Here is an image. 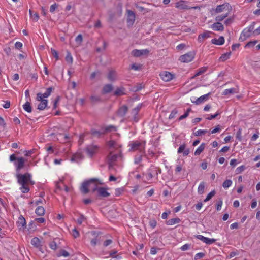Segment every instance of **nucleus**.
<instances>
[{
	"mask_svg": "<svg viewBox=\"0 0 260 260\" xmlns=\"http://www.w3.org/2000/svg\"><path fill=\"white\" fill-rule=\"evenodd\" d=\"M16 177L17 182L20 185V190L22 193H28L30 191L29 185L35 184V182L32 179V175L29 173L24 174H17Z\"/></svg>",
	"mask_w": 260,
	"mask_h": 260,
	"instance_id": "obj_1",
	"label": "nucleus"
},
{
	"mask_svg": "<svg viewBox=\"0 0 260 260\" xmlns=\"http://www.w3.org/2000/svg\"><path fill=\"white\" fill-rule=\"evenodd\" d=\"M232 8L231 5L228 3H224L222 5H219L213 10L215 14H219L222 12L224 13L222 14L218 15L216 16L215 20L216 21H222L227 18L231 11Z\"/></svg>",
	"mask_w": 260,
	"mask_h": 260,
	"instance_id": "obj_2",
	"label": "nucleus"
},
{
	"mask_svg": "<svg viewBox=\"0 0 260 260\" xmlns=\"http://www.w3.org/2000/svg\"><path fill=\"white\" fill-rule=\"evenodd\" d=\"M102 183L100 180L92 178L83 182L80 188V190L84 194L87 193L90 190L95 191L98 189V185Z\"/></svg>",
	"mask_w": 260,
	"mask_h": 260,
	"instance_id": "obj_3",
	"label": "nucleus"
},
{
	"mask_svg": "<svg viewBox=\"0 0 260 260\" xmlns=\"http://www.w3.org/2000/svg\"><path fill=\"white\" fill-rule=\"evenodd\" d=\"M9 161L13 162L16 171L19 172L25 167L26 159L23 157H17L16 154H12L9 157Z\"/></svg>",
	"mask_w": 260,
	"mask_h": 260,
	"instance_id": "obj_4",
	"label": "nucleus"
},
{
	"mask_svg": "<svg viewBox=\"0 0 260 260\" xmlns=\"http://www.w3.org/2000/svg\"><path fill=\"white\" fill-rule=\"evenodd\" d=\"M129 151H136L144 153L145 149V142L135 141L129 144Z\"/></svg>",
	"mask_w": 260,
	"mask_h": 260,
	"instance_id": "obj_5",
	"label": "nucleus"
},
{
	"mask_svg": "<svg viewBox=\"0 0 260 260\" xmlns=\"http://www.w3.org/2000/svg\"><path fill=\"white\" fill-rule=\"evenodd\" d=\"M254 24L253 23L244 29L240 35L239 39L243 41L251 36H254Z\"/></svg>",
	"mask_w": 260,
	"mask_h": 260,
	"instance_id": "obj_6",
	"label": "nucleus"
},
{
	"mask_svg": "<svg viewBox=\"0 0 260 260\" xmlns=\"http://www.w3.org/2000/svg\"><path fill=\"white\" fill-rule=\"evenodd\" d=\"M196 53L194 51L189 52L180 56L179 60L183 63H188L192 61L194 58Z\"/></svg>",
	"mask_w": 260,
	"mask_h": 260,
	"instance_id": "obj_7",
	"label": "nucleus"
},
{
	"mask_svg": "<svg viewBox=\"0 0 260 260\" xmlns=\"http://www.w3.org/2000/svg\"><path fill=\"white\" fill-rule=\"evenodd\" d=\"M99 150V147L96 145H89L85 148V151L87 155L90 157H92L95 154L98 153Z\"/></svg>",
	"mask_w": 260,
	"mask_h": 260,
	"instance_id": "obj_8",
	"label": "nucleus"
},
{
	"mask_svg": "<svg viewBox=\"0 0 260 260\" xmlns=\"http://www.w3.org/2000/svg\"><path fill=\"white\" fill-rule=\"evenodd\" d=\"M159 76L161 79L165 81L169 82L175 78V75L168 71H162L160 73Z\"/></svg>",
	"mask_w": 260,
	"mask_h": 260,
	"instance_id": "obj_9",
	"label": "nucleus"
},
{
	"mask_svg": "<svg viewBox=\"0 0 260 260\" xmlns=\"http://www.w3.org/2000/svg\"><path fill=\"white\" fill-rule=\"evenodd\" d=\"M121 157V155L120 153L119 155H117L112 153L110 152L107 156V161L110 167H113L115 165V162L116 161L118 157Z\"/></svg>",
	"mask_w": 260,
	"mask_h": 260,
	"instance_id": "obj_10",
	"label": "nucleus"
},
{
	"mask_svg": "<svg viewBox=\"0 0 260 260\" xmlns=\"http://www.w3.org/2000/svg\"><path fill=\"white\" fill-rule=\"evenodd\" d=\"M53 90L52 87H49L46 89V91L44 93H38L37 94L36 100H41L42 99H44L49 96Z\"/></svg>",
	"mask_w": 260,
	"mask_h": 260,
	"instance_id": "obj_11",
	"label": "nucleus"
},
{
	"mask_svg": "<svg viewBox=\"0 0 260 260\" xmlns=\"http://www.w3.org/2000/svg\"><path fill=\"white\" fill-rule=\"evenodd\" d=\"M127 22L128 25H132L135 20V13L129 10H127Z\"/></svg>",
	"mask_w": 260,
	"mask_h": 260,
	"instance_id": "obj_12",
	"label": "nucleus"
},
{
	"mask_svg": "<svg viewBox=\"0 0 260 260\" xmlns=\"http://www.w3.org/2000/svg\"><path fill=\"white\" fill-rule=\"evenodd\" d=\"M197 238L203 242L204 243L207 244H211L213 243H214L216 240L213 238H209L207 237H205L203 235H198L197 236Z\"/></svg>",
	"mask_w": 260,
	"mask_h": 260,
	"instance_id": "obj_13",
	"label": "nucleus"
},
{
	"mask_svg": "<svg viewBox=\"0 0 260 260\" xmlns=\"http://www.w3.org/2000/svg\"><path fill=\"white\" fill-rule=\"evenodd\" d=\"M216 21L211 25V28L214 31H222L224 30V25L220 22Z\"/></svg>",
	"mask_w": 260,
	"mask_h": 260,
	"instance_id": "obj_14",
	"label": "nucleus"
},
{
	"mask_svg": "<svg viewBox=\"0 0 260 260\" xmlns=\"http://www.w3.org/2000/svg\"><path fill=\"white\" fill-rule=\"evenodd\" d=\"M16 224L19 230H22L26 228V222L25 219L22 215H20L19 217Z\"/></svg>",
	"mask_w": 260,
	"mask_h": 260,
	"instance_id": "obj_15",
	"label": "nucleus"
},
{
	"mask_svg": "<svg viewBox=\"0 0 260 260\" xmlns=\"http://www.w3.org/2000/svg\"><path fill=\"white\" fill-rule=\"evenodd\" d=\"M210 95V93H208L197 98L195 101H191V102L196 105H199L207 101Z\"/></svg>",
	"mask_w": 260,
	"mask_h": 260,
	"instance_id": "obj_16",
	"label": "nucleus"
},
{
	"mask_svg": "<svg viewBox=\"0 0 260 260\" xmlns=\"http://www.w3.org/2000/svg\"><path fill=\"white\" fill-rule=\"evenodd\" d=\"M187 2L181 0L175 3V7L180 10L189 9V7L186 5Z\"/></svg>",
	"mask_w": 260,
	"mask_h": 260,
	"instance_id": "obj_17",
	"label": "nucleus"
},
{
	"mask_svg": "<svg viewBox=\"0 0 260 260\" xmlns=\"http://www.w3.org/2000/svg\"><path fill=\"white\" fill-rule=\"evenodd\" d=\"M142 107L141 104H139L136 107L134 108L132 111V114L134 117V119L135 121H138V118L137 117V115L138 114V113L139 112L140 110L141 109Z\"/></svg>",
	"mask_w": 260,
	"mask_h": 260,
	"instance_id": "obj_18",
	"label": "nucleus"
},
{
	"mask_svg": "<svg viewBox=\"0 0 260 260\" xmlns=\"http://www.w3.org/2000/svg\"><path fill=\"white\" fill-rule=\"evenodd\" d=\"M211 34V32L209 31H206L203 34L199 35L198 38V41L199 43L203 42L206 39L210 37Z\"/></svg>",
	"mask_w": 260,
	"mask_h": 260,
	"instance_id": "obj_19",
	"label": "nucleus"
},
{
	"mask_svg": "<svg viewBox=\"0 0 260 260\" xmlns=\"http://www.w3.org/2000/svg\"><path fill=\"white\" fill-rule=\"evenodd\" d=\"M177 152L178 153H183V156H187L189 154L190 151L189 149L186 148L185 144H182L179 146Z\"/></svg>",
	"mask_w": 260,
	"mask_h": 260,
	"instance_id": "obj_20",
	"label": "nucleus"
},
{
	"mask_svg": "<svg viewBox=\"0 0 260 260\" xmlns=\"http://www.w3.org/2000/svg\"><path fill=\"white\" fill-rule=\"evenodd\" d=\"M239 89L238 87H237L236 88H231L225 89L222 92V95H228L230 94L238 93H239Z\"/></svg>",
	"mask_w": 260,
	"mask_h": 260,
	"instance_id": "obj_21",
	"label": "nucleus"
},
{
	"mask_svg": "<svg viewBox=\"0 0 260 260\" xmlns=\"http://www.w3.org/2000/svg\"><path fill=\"white\" fill-rule=\"evenodd\" d=\"M83 158V155L81 152H77L73 155L71 157V161L73 162H78Z\"/></svg>",
	"mask_w": 260,
	"mask_h": 260,
	"instance_id": "obj_22",
	"label": "nucleus"
},
{
	"mask_svg": "<svg viewBox=\"0 0 260 260\" xmlns=\"http://www.w3.org/2000/svg\"><path fill=\"white\" fill-rule=\"evenodd\" d=\"M100 196L102 197H107L110 196V193L107 191V188L104 187L98 188L96 190Z\"/></svg>",
	"mask_w": 260,
	"mask_h": 260,
	"instance_id": "obj_23",
	"label": "nucleus"
},
{
	"mask_svg": "<svg viewBox=\"0 0 260 260\" xmlns=\"http://www.w3.org/2000/svg\"><path fill=\"white\" fill-rule=\"evenodd\" d=\"M149 52L147 50H137L135 49L132 51V54L134 56L139 57L143 54H147Z\"/></svg>",
	"mask_w": 260,
	"mask_h": 260,
	"instance_id": "obj_24",
	"label": "nucleus"
},
{
	"mask_svg": "<svg viewBox=\"0 0 260 260\" xmlns=\"http://www.w3.org/2000/svg\"><path fill=\"white\" fill-rule=\"evenodd\" d=\"M128 108L126 106H122L120 107L117 112V114L119 116L123 117L127 112Z\"/></svg>",
	"mask_w": 260,
	"mask_h": 260,
	"instance_id": "obj_25",
	"label": "nucleus"
},
{
	"mask_svg": "<svg viewBox=\"0 0 260 260\" xmlns=\"http://www.w3.org/2000/svg\"><path fill=\"white\" fill-rule=\"evenodd\" d=\"M224 38L222 36L220 37L218 39L214 38L211 40V43L217 45H222L224 43Z\"/></svg>",
	"mask_w": 260,
	"mask_h": 260,
	"instance_id": "obj_26",
	"label": "nucleus"
},
{
	"mask_svg": "<svg viewBox=\"0 0 260 260\" xmlns=\"http://www.w3.org/2000/svg\"><path fill=\"white\" fill-rule=\"evenodd\" d=\"M37 101L40 102L38 106V109L40 110H43L45 109L47 106L48 101L43 99H42L41 100H39Z\"/></svg>",
	"mask_w": 260,
	"mask_h": 260,
	"instance_id": "obj_27",
	"label": "nucleus"
},
{
	"mask_svg": "<svg viewBox=\"0 0 260 260\" xmlns=\"http://www.w3.org/2000/svg\"><path fill=\"white\" fill-rule=\"evenodd\" d=\"M125 89L123 87L117 88L114 92V95L116 96H121L125 94Z\"/></svg>",
	"mask_w": 260,
	"mask_h": 260,
	"instance_id": "obj_28",
	"label": "nucleus"
},
{
	"mask_svg": "<svg viewBox=\"0 0 260 260\" xmlns=\"http://www.w3.org/2000/svg\"><path fill=\"white\" fill-rule=\"evenodd\" d=\"M31 244L34 247L39 248L41 247V241L40 239L37 237L33 238L31 240Z\"/></svg>",
	"mask_w": 260,
	"mask_h": 260,
	"instance_id": "obj_29",
	"label": "nucleus"
},
{
	"mask_svg": "<svg viewBox=\"0 0 260 260\" xmlns=\"http://www.w3.org/2000/svg\"><path fill=\"white\" fill-rule=\"evenodd\" d=\"M181 220L180 218L177 217L172 219H170L166 221V223L169 225H172L180 223Z\"/></svg>",
	"mask_w": 260,
	"mask_h": 260,
	"instance_id": "obj_30",
	"label": "nucleus"
},
{
	"mask_svg": "<svg viewBox=\"0 0 260 260\" xmlns=\"http://www.w3.org/2000/svg\"><path fill=\"white\" fill-rule=\"evenodd\" d=\"M107 145L109 148H113L114 149H118L121 147V145L118 144L114 140H110L107 143Z\"/></svg>",
	"mask_w": 260,
	"mask_h": 260,
	"instance_id": "obj_31",
	"label": "nucleus"
},
{
	"mask_svg": "<svg viewBox=\"0 0 260 260\" xmlns=\"http://www.w3.org/2000/svg\"><path fill=\"white\" fill-rule=\"evenodd\" d=\"M206 144L204 143H202L196 149L194 152L195 155H199L205 149Z\"/></svg>",
	"mask_w": 260,
	"mask_h": 260,
	"instance_id": "obj_32",
	"label": "nucleus"
},
{
	"mask_svg": "<svg viewBox=\"0 0 260 260\" xmlns=\"http://www.w3.org/2000/svg\"><path fill=\"white\" fill-rule=\"evenodd\" d=\"M113 89V86L111 84H106L103 88L102 92L104 94L110 92Z\"/></svg>",
	"mask_w": 260,
	"mask_h": 260,
	"instance_id": "obj_33",
	"label": "nucleus"
},
{
	"mask_svg": "<svg viewBox=\"0 0 260 260\" xmlns=\"http://www.w3.org/2000/svg\"><path fill=\"white\" fill-rule=\"evenodd\" d=\"M23 109L28 113H31L32 112V107L30 102L27 101L23 105Z\"/></svg>",
	"mask_w": 260,
	"mask_h": 260,
	"instance_id": "obj_34",
	"label": "nucleus"
},
{
	"mask_svg": "<svg viewBox=\"0 0 260 260\" xmlns=\"http://www.w3.org/2000/svg\"><path fill=\"white\" fill-rule=\"evenodd\" d=\"M205 183L203 181L201 182L200 184L199 185L198 188V193L199 194H202L205 190Z\"/></svg>",
	"mask_w": 260,
	"mask_h": 260,
	"instance_id": "obj_35",
	"label": "nucleus"
},
{
	"mask_svg": "<svg viewBox=\"0 0 260 260\" xmlns=\"http://www.w3.org/2000/svg\"><path fill=\"white\" fill-rule=\"evenodd\" d=\"M116 76V72L113 70H111L108 74L107 78L110 81H113L115 79Z\"/></svg>",
	"mask_w": 260,
	"mask_h": 260,
	"instance_id": "obj_36",
	"label": "nucleus"
},
{
	"mask_svg": "<svg viewBox=\"0 0 260 260\" xmlns=\"http://www.w3.org/2000/svg\"><path fill=\"white\" fill-rule=\"evenodd\" d=\"M35 213L38 216H43L45 213V209L42 206H38L35 210Z\"/></svg>",
	"mask_w": 260,
	"mask_h": 260,
	"instance_id": "obj_37",
	"label": "nucleus"
},
{
	"mask_svg": "<svg viewBox=\"0 0 260 260\" xmlns=\"http://www.w3.org/2000/svg\"><path fill=\"white\" fill-rule=\"evenodd\" d=\"M207 68L206 67H203L200 68L197 70V72L194 75L193 78L202 75V74L204 73L207 71Z\"/></svg>",
	"mask_w": 260,
	"mask_h": 260,
	"instance_id": "obj_38",
	"label": "nucleus"
},
{
	"mask_svg": "<svg viewBox=\"0 0 260 260\" xmlns=\"http://www.w3.org/2000/svg\"><path fill=\"white\" fill-rule=\"evenodd\" d=\"M231 55V53L227 52L222 54L219 58V60L220 61H225V60L229 59Z\"/></svg>",
	"mask_w": 260,
	"mask_h": 260,
	"instance_id": "obj_39",
	"label": "nucleus"
},
{
	"mask_svg": "<svg viewBox=\"0 0 260 260\" xmlns=\"http://www.w3.org/2000/svg\"><path fill=\"white\" fill-rule=\"evenodd\" d=\"M232 184V181L230 179L226 180L222 184V186L224 189L230 187Z\"/></svg>",
	"mask_w": 260,
	"mask_h": 260,
	"instance_id": "obj_40",
	"label": "nucleus"
},
{
	"mask_svg": "<svg viewBox=\"0 0 260 260\" xmlns=\"http://www.w3.org/2000/svg\"><path fill=\"white\" fill-rule=\"evenodd\" d=\"M191 111V108H188V109H187L186 111L185 112V113H184L183 115H182L180 116L179 117L178 120H179V121H180V120H183V119H184V118H185L187 117L188 116V115H189V112H190Z\"/></svg>",
	"mask_w": 260,
	"mask_h": 260,
	"instance_id": "obj_41",
	"label": "nucleus"
},
{
	"mask_svg": "<svg viewBox=\"0 0 260 260\" xmlns=\"http://www.w3.org/2000/svg\"><path fill=\"white\" fill-rule=\"evenodd\" d=\"M215 191L214 190L211 191L210 193L208 194L205 199L204 200V202H206L209 201L215 195Z\"/></svg>",
	"mask_w": 260,
	"mask_h": 260,
	"instance_id": "obj_42",
	"label": "nucleus"
},
{
	"mask_svg": "<svg viewBox=\"0 0 260 260\" xmlns=\"http://www.w3.org/2000/svg\"><path fill=\"white\" fill-rule=\"evenodd\" d=\"M30 15L32 19L36 22H37L39 18V16L38 13H33L32 11L29 10Z\"/></svg>",
	"mask_w": 260,
	"mask_h": 260,
	"instance_id": "obj_43",
	"label": "nucleus"
},
{
	"mask_svg": "<svg viewBox=\"0 0 260 260\" xmlns=\"http://www.w3.org/2000/svg\"><path fill=\"white\" fill-rule=\"evenodd\" d=\"M207 133H208V130H206V129H204V130L199 129V130L197 131L194 133V135L196 136H202L203 135H204V134H206Z\"/></svg>",
	"mask_w": 260,
	"mask_h": 260,
	"instance_id": "obj_44",
	"label": "nucleus"
},
{
	"mask_svg": "<svg viewBox=\"0 0 260 260\" xmlns=\"http://www.w3.org/2000/svg\"><path fill=\"white\" fill-rule=\"evenodd\" d=\"M205 256V254L204 252H199L195 254L194 259V260H198L199 259L203 258Z\"/></svg>",
	"mask_w": 260,
	"mask_h": 260,
	"instance_id": "obj_45",
	"label": "nucleus"
},
{
	"mask_svg": "<svg viewBox=\"0 0 260 260\" xmlns=\"http://www.w3.org/2000/svg\"><path fill=\"white\" fill-rule=\"evenodd\" d=\"M123 191H124L123 188H116L115 190V192H114L115 196L116 197H118V196H120L123 193Z\"/></svg>",
	"mask_w": 260,
	"mask_h": 260,
	"instance_id": "obj_46",
	"label": "nucleus"
},
{
	"mask_svg": "<svg viewBox=\"0 0 260 260\" xmlns=\"http://www.w3.org/2000/svg\"><path fill=\"white\" fill-rule=\"evenodd\" d=\"M257 43V41H250L248 42L245 46V48H250L253 47Z\"/></svg>",
	"mask_w": 260,
	"mask_h": 260,
	"instance_id": "obj_47",
	"label": "nucleus"
},
{
	"mask_svg": "<svg viewBox=\"0 0 260 260\" xmlns=\"http://www.w3.org/2000/svg\"><path fill=\"white\" fill-rule=\"evenodd\" d=\"M58 257H60V256H63V257H68L69 256V253L68 251L64 250H61L60 253L58 254Z\"/></svg>",
	"mask_w": 260,
	"mask_h": 260,
	"instance_id": "obj_48",
	"label": "nucleus"
},
{
	"mask_svg": "<svg viewBox=\"0 0 260 260\" xmlns=\"http://www.w3.org/2000/svg\"><path fill=\"white\" fill-rule=\"evenodd\" d=\"M59 136H62V138L61 139V140L63 143H66L68 142L70 139L69 136L68 134H64L63 135H62L61 134H59Z\"/></svg>",
	"mask_w": 260,
	"mask_h": 260,
	"instance_id": "obj_49",
	"label": "nucleus"
},
{
	"mask_svg": "<svg viewBox=\"0 0 260 260\" xmlns=\"http://www.w3.org/2000/svg\"><path fill=\"white\" fill-rule=\"evenodd\" d=\"M86 220V218L83 215H81L78 218L77 222L79 224L81 225L84 221Z\"/></svg>",
	"mask_w": 260,
	"mask_h": 260,
	"instance_id": "obj_50",
	"label": "nucleus"
},
{
	"mask_svg": "<svg viewBox=\"0 0 260 260\" xmlns=\"http://www.w3.org/2000/svg\"><path fill=\"white\" fill-rule=\"evenodd\" d=\"M233 22V18L232 17H228L227 18L224 22V23L226 25H229L231 24Z\"/></svg>",
	"mask_w": 260,
	"mask_h": 260,
	"instance_id": "obj_51",
	"label": "nucleus"
},
{
	"mask_svg": "<svg viewBox=\"0 0 260 260\" xmlns=\"http://www.w3.org/2000/svg\"><path fill=\"white\" fill-rule=\"evenodd\" d=\"M72 234L73 236L75 238H76L79 237V235H80L79 232H78V231L77 230L76 228H74V229H73Z\"/></svg>",
	"mask_w": 260,
	"mask_h": 260,
	"instance_id": "obj_52",
	"label": "nucleus"
},
{
	"mask_svg": "<svg viewBox=\"0 0 260 260\" xmlns=\"http://www.w3.org/2000/svg\"><path fill=\"white\" fill-rule=\"evenodd\" d=\"M75 41L79 44H80L83 41V37L82 35H78L75 38Z\"/></svg>",
	"mask_w": 260,
	"mask_h": 260,
	"instance_id": "obj_53",
	"label": "nucleus"
},
{
	"mask_svg": "<svg viewBox=\"0 0 260 260\" xmlns=\"http://www.w3.org/2000/svg\"><path fill=\"white\" fill-rule=\"evenodd\" d=\"M149 224L152 229H154L156 226L157 221L155 219L150 220Z\"/></svg>",
	"mask_w": 260,
	"mask_h": 260,
	"instance_id": "obj_54",
	"label": "nucleus"
},
{
	"mask_svg": "<svg viewBox=\"0 0 260 260\" xmlns=\"http://www.w3.org/2000/svg\"><path fill=\"white\" fill-rule=\"evenodd\" d=\"M220 131V126L219 125H218L217 126H216V127L214 129H213L210 131V132L209 134V135L211 134H214L216 133L219 132Z\"/></svg>",
	"mask_w": 260,
	"mask_h": 260,
	"instance_id": "obj_55",
	"label": "nucleus"
},
{
	"mask_svg": "<svg viewBox=\"0 0 260 260\" xmlns=\"http://www.w3.org/2000/svg\"><path fill=\"white\" fill-rule=\"evenodd\" d=\"M223 202L221 199H220L217 204H216V210L217 211H220L221 209L222 206Z\"/></svg>",
	"mask_w": 260,
	"mask_h": 260,
	"instance_id": "obj_56",
	"label": "nucleus"
},
{
	"mask_svg": "<svg viewBox=\"0 0 260 260\" xmlns=\"http://www.w3.org/2000/svg\"><path fill=\"white\" fill-rule=\"evenodd\" d=\"M112 130L116 131V127L113 125H109L105 128L104 132H109V131H111Z\"/></svg>",
	"mask_w": 260,
	"mask_h": 260,
	"instance_id": "obj_57",
	"label": "nucleus"
},
{
	"mask_svg": "<svg viewBox=\"0 0 260 260\" xmlns=\"http://www.w3.org/2000/svg\"><path fill=\"white\" fill-rule=\"evenodd\" d=\"M49 247L51 249H53V250H55L57 248V244L54 241H51L50 243H49Z\"/></svg>",
	"mask_w": 260,
	"mask_h": 260,
	"instance_id": "obj_58",
	"label": "nucleus"
},
{
	"mask_svg": "<svg viewBox=\"0 0 260 260\" xmlns=\"http://www.w3.org/2000/svg\"><path fill=\"white\" fill-rule=\"evenodd\" d=\"M142 160V156L141 155L136 156L135 158L134 162L136 164H138L141 162Z\"/></svg>",
	"mask_w": 260,
	"mask_h": 260,
	"instance_id": "obj_59",
	"label": "nucleus"
},
{
	"mask_svg": "<svg viewBox=\"0 0 260 260\" xmlns=\"http://www.w3.org/2000/svg\"><path fill=\"white\" fill-rule=\"evenodd\" d=\"M244 169H245V166L243 165H242V166L237 168V169L236 170V172L237 174L240 173L242 172L244 170Z\"/></svg>",
	"mask_w": 260,
	"mask_h": 260,
	"instance_id": "obj_60",
	"label": "nucleus"
},
{
	"mask_svg": "<svg viewBox=\"0 0 260 260\" xmlns=\"http://www.w3.org/2000/svg\"><path fill=\"white\" fill-rule=\"evenodd\" d=\"M66 61L70 63H72L73 62V58L70 53H68L66 57Z\"/></svg>",
	"mask_w": 260,
	"mask_h": 260,
	"instance_id": "obj_61",
	"label": "nucleus"
},
{
	"mask_svg": "<svg viewBox=\"0 0 260 260\" xmlns=\"http://www.w3.org/2000/svg\"><path fill=\"white\" fill-rule=\"evenodd\" d=\"M220 114V113L218 112H217L216 113V114H214V115H210L209 116L206 117V119L207 120H211L213 119H214L218 115H219Z\"/></svg>",
	"mask_w": 260,
	"mask_h": 260,
	"instance_id": "obj_62",
	"label": "nucleus"
},
{
	"mask_svg": "<svg viewBox=\"0 0 260 260\" xmlns=\"http://www.w3.org/2000/svg\"><path fill=\"white\" fill-rule=\"evenodd\" d=\"M141 68V66L140 64H133L131 66V69L135 71L139 70Z\"/></svg>",
	"mask_w": 260,
	"mask_h": 260,
	"instance_id": "obj_63",
	"label": "nucleus"
},
{
	"mask_svg": "<svg viewBox=\"0 0 260 260\" xmlns=\"http://www.w3.org/2000/svg\"><path fill=\"white\" fill-rule=\"evenodd\" d=\"M153 175L152 172L149 171L146 174V178L148 180H151L153 177Z\"/></svg>",
	"mask_w": 260,
	"mask_h": 260,
	"instance_id": "obj_64",
	"label": "nucleus"
}]
</instances>
